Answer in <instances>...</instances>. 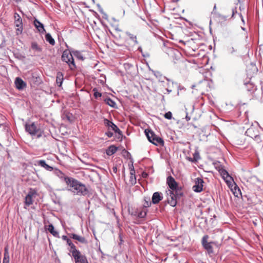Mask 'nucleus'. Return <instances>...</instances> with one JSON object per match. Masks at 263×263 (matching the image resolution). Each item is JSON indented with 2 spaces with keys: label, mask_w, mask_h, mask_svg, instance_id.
<instances>
[{
  "label": "nucleus",
  "mask_w": 263,
  "mask_h": 263,
  "mask_svg": "<svg viewBox=\"0 0 263 263\" xmlns=\"http://www.w3.org/2000/svg\"><path fill=\"white\" fill-rule=\"evenodd\" d=\"M164 117L167 119H171L172 118V114L171 111H168L164 115Z\"/></svg>",
  "instance_id": "obj_35"
},
{
  "label": "nucleus",
  "mask_w": 263,
  "mask_h": 263,
  "mask_svg": "<svg viewBox=\"0 0 263 263\" xmlns=\"http://www.w3.org/2000/svg\"><path fill=\"white\" fill-rule=\"evenodd\" d=\"M66 183L70 190L78 195L85 196L88 193V190L86 186L79 181L73 178H66Z\"/></svg>",
  "instance_id": "obj_2"
},
{
  "label": "nucleus",
  "mask_w": 263,
  "mask_h": 263,
  "mask_svg": "<svg viewBox=\"0 0 263 263\" xmlns=\"http://www.w3.org/2000/svg\"><path fill=\"white\" fill-rule=\"evenodd\" d=\"M62 60L69 65L71 69L72 70L76 68L73 56L69 51L65 50L63 52L62 55Z\"/></svg>",
  "instance_id": "obj_6"
},
{
  "label": "nucleus",
  "mask_w": 263,
  "mask_h": 263,
  "mask_svg": "<svg viewBox=\"0 0 263 263\" xmlns=\"http://www.w3.org/2000/svg\"><path fill=\"white\" fill-rule=\"evenodd\" d=\"M145 133L148 140L151 143L156 145L163 146L164 145L163 140L161 138L157 136L151 130L145 129Z\"/></svg>",
  "instance_id": "obj_4"
},
{
  "label": "nucleus",
  "mask_w": 263,
  "mask_h": 263,
  "mask_svg": "<svg viewBox=\"0 0 263 263\" xmlns=\"http://www.w3.org/2000/svg\"><path fill=\"white\" fill-rule=\"evenodd\" d=\"M110 34L118 41L121 46L132 47L138 43L137 35L129 32H125L117 27L112 26L109 29Z\"/></svg>",
  "instance_id": "obj_1"
},
{
  "label": "nucleus",
  "mask_w": 263,
  "mask_h": 263,
  "mask_svg": "<svg viewBox=\"0 0 263 263\" xmlns=\"http://www.w3.org/2000/svg\"><path fill=\"white\" fill-rule=\"evenodd\" d=\"M71 254L75 263H88L86 256L82 254L79 250L71 253Z\"/></svg>",
  "instance_id": "obj_7"
},
{
  "label": "nucleus",
  "mask_w": 263,
  "mask_h": 263,
  "mask_svg": "<svg viewBox=\"0 0 263 263\" xmlns=\"http://www.w3.org/2000/svg\"><path fill=\"white\" fill-rule=\"evenodd\" d=\"M34 25L40 32L43 33L45 32L43 24L36 19L34 21Z\"/></svg>",
  "instance_id": "obj_20"
},
{
  "label": "nucleus",
  "mask_w": 263,
  "mask_h": 263,
  "mask_svg": "<svg viewBox=\"0 0 263 263\" xmlns=\"http://www.w3.org/2000/svg\"><path fill=\"white\" fill-rule=\"evenodd\" d=\"M63 80V73L61 72H58L57 74L56 82H57V85L59 87L61 86V85L62 84Z\"/></svg>",
  "instance_id": "obj_21"
},
{
  "label": "nucleus",
  "mask_w": 263,
  "mask_h": 263,
  "mask_svg": "<svg viewBox=\"0 0 263 263\" xmlns=\"http://www.w3.org/2000/svg\"><path fill=\"white\" fill-rule=\"evenodd\" d=\"M62 238L63 240H65V241H67L68 239V238L67 237V236H65V235H63L62 236Z\"/></svg>",
  "instance_id": "obj_38"
},
{
  "label": "nucleus",
  "mask_w": 263,
  "mask_h": 263,
  "mask_svg": "<svg viewBox=\"0 0 263 263\" xmlns=\"http://www.w3.org/2000/svg\"><path fill=\"white\" fill-rule=\"evenodd\" d=\"M47 229L53 236L59 237L58 232L54 230V227L52 224L48 225Z\"/></svg>",
  "instance_id": "obj_22"
},
{
  "label": "nucleus",
  "mask_w": 263,
  "mask_h": 263,
  "mask_svg": "<svg viewBox=\"0 0 263 263\" xmlns=\"http://www.w3.org/2000/svg\"><path fill=\"white\" fill-rule=\"evenodd\" d=\"M163 197L159 192H155L153 194L152 199V201L154 204L158 203L162 200Z\"/></svg>",
  "instance_id": "obj_18"
},
{
  "label": "nucleus",
  "mask_w": 263,
  "mask_h": 263,
  "mask_svg": "<svg viewBox=\"0 0 263 263\" xmlns=\"http://www.w3.org/2000/svg\"><path fill=\"white\" fill-rule=\"evenodd\" d=\"M17 2L20 1L21 0H16Z\"/></svg>",
  "instance_id": "obj_41"
},
{
  "label": "nucleus",
  "mask_w": 263,
  "mask_h": 263,
  "mask_svg": "<svg viewBox=\"0 0 263 263\" xmlns=\"http://www.w3.org/2000/svg\"><path fill=\"white\" fill-rule=\"evenodd\" d=\"M73 55L76 57H77L78 59L81 60H84L83 57L80 52H79L78 51H74L73 52Z\"/></svg>",
  "instance_id": "obj_30"
},
{
  "label": "nucleus",
  "mask_w": 263,
  "mask_h": 263,
  "mask_svg": "<svg viewBox=\"0 0 263 263\" xmlns=\"http://www.w3.org/2000/svg\"><path fill=\"white\" fill-rule=\"evenodd\" d=\"M104 124L108 127L109 128L111 129L112 130H114L115 133H118L120 135H121V131L120 130V129L112 122L109 121L108 120L105 119L104 120Z\"/></svg>",
  "instance_id": "obj_14"
},
{
  "label": "nucleus",
  "mask_w": 263,
  "mask_h": 263,
  "mask_svg": "<svg viewBox=\"0 0 263 263\" xmlns=\"http://www.w3.org/2000/svg\"><path fill=\"white\" fill-rule=\"evenodd\" d=\"M167 194V201L168 204L171 206L174 207L177 204V200L178 198L182 195V193L180 191H178L177 193L175 191L168 190L166 191Z\"/></svg>",
  "instance_id": "obj_3"
},
{
  "label": "nucleus",
  "mask_w": 263,
  "mask_h": 263,
  "mask_svg": "<svg viewBox=\"0 0 263 263\" xmlns=\"http://www.w3.org/2000/svg\"><path fill=\"white\" fill-rule=\"evenodd\" d=\"M215 168L219 172L223 168V167L220 164L219 162L214 163Z\"/></svg>",
  "instance_id": "obj_31"
},
{
  "label": "nucleus",
  "mask_w": 263,
  "mask_h": 263,
  "mask_svg": "<svg viewBox=\"0 0 263 263\" xmlns=\"http://www.w3.org/2000/svg\"><path fill=\"white\" fill-rule=\"evenodd\" d=\"M66 242L70 247L69 251L70 253L78 250L76 246L72 242L70 239L68 238Z\"/></svg>",
  "instance_id": "obj_24"
},
{
  "label": "nucleus",
  "mask_w": 263,
  "mask_h": 263,
  "mask_svg": "<svg viewBox=\"0 0 263 263\" xmlns=\"http://www.w3.org/2000/svg\"><path fill=\"white\" fill-rule=\"evenodd\" d=\"M130 174L131 181H132V183H133L134 181L135 182H136V177H135V171H134V170H132L130 171Z\"/></svg>",
  "instance_id": "obj_32"
},
{
  "label": "nucleus",
  "mask_w": 263,
  "mask_h": 263,
  "mask_svg": "<svg viewBox=\"0 0 263 263\" xmlns=\"http://www.w3.org/2000/svg\"><path fill=\"white\" fill-rule=\"evenodd\" d=\"M31 48L32 50L37 52H41L42 51V48L39 46L37 43L36 42H32Z\"/></svg>",
  "instance_id": "obj_25"
},
{
  "label": "nucleus",
  "mask_w": 263,
  "mask_h": 263,
  "mask_svg": "<svg viewBox=\"0 0 263 263\" xmlns=\"http://www.w3.org/2000/svg\"><path fill=\"white\" fill-rule=\"evenodd\" d=\"M117 151V148L114 145H111L106 149V154L111 156L115 154Z\"/></svg>",
  "instance_id": "obj_23"
},
{
  "label": "nucleus",
  "mask_w": 263,
  "mask_h": 263,
  "mask_svg": "<svg viewBox=\"0 0 263 263\" xmlns=\"http://www.w3.org/2000/svg\"><path fill=\"white\" fill-rule=\"evenodd\" d=\"M45 39L51 45H54L55 44L54 40L52 37L49 33H47L45 35Z\"/></svg>",
  "instance_id": "obj_27"
},
{
  "label": "nucleus",
  "mask_w": 263,
  "mask_h": 263,
  "mask_svg": "<svg viewBox=\"0 0 263 263\" xmlns=\"http://www.w3.org/2000/svg\"><path fill=\"white\" fill-rule=\"evenodd\" d=\"M204 181L201 178H197L195 179V185L193 186L194 192L199 193L202 191Z\"/></svg>",
  "instance_id": "obj_11"
},
{
  "label": "nucleus",
  "mask_w": 263,
  "mask_h": 263,
  "mask_svg": "<svg viewBox=\"0 0 263 263\" xmlns=\"http://www.w3.org/2000/svg\"><path fill=\"white\" fill-rule=\"evenodd\" d=\"M69 236L71 238L76 240L81 243H83V244H87V241L86 239L82 236L74 234V233L69 234Z\"/></svg>",
  "instance_id": "obj_16"
},
{
  "label": "nucleus",
  "mask_w": 263,
  "mask_h": 263,
  "mask_svg": "<svg viewBox=\"0 0 263 263\" xmlns=\"http://www.w3.org/2000/svg\"><path fill=\"white\" fill-rule=\"evenodd\" d=\"M36 194L34 190H30L25 197V204L27 206H29L33 203V197Z\"/></svg>",
  "instance_id": "obj_13"
},
{
  "label": "nucleus",
  "mask_w": 263,
  "mask_h": 263,
  "mask_svg": "<svg viewBox=\"0 0 263 263\" xmlns=\"http://www.w3.org/2000/svg\"><path fill=\"white\" fill-rule=\"evenodd\" d=\"M146 215V211L145 209L141 211L138 214V217L140 218H144Z\"/></svg>",
  "instance_id": "obj_33"
},
{
  "label": "nucleus",
  "mask_w": 263,
  "mask_h": 263,
  "mask_svg": "<svg viewBox=\"0 0 263 263\" xmlns=\"http://www.w3.org/2000/svg\"><path fill=\"white\" fill-rule=\"evenodd\" d=\"M151 202L146 201H145L144 204H143V205L145 208L149 207V206H151Z\"/></svg>",
  "instance_id": "obj_36"
},
{
  "label": "nucleus",
  "mask_w": 263,
  "mask_h": 263,
  "mask_svg": "<svg viewBox=\"0 0 263 263\" xmlns=\"http://www.w3.org/2000/svg\"><path fill=\"white\" fill-rule=\"evenodd\" d=\"M25 129L31 135H36L37 138H40L42 136V132L38 128H37L34 123L30 124H26Z\"/></svg>",
  "instance_id": "obj_8"
},
{
  "label": "nucleus",
  "mask_w": 263,
  "mask_h": 263,
  "mask_svg": "<svg viewBox=\"0 0 263 263\" xmlns=\"http://www.w3.org/2000/svg\"><path fill=\"white\" fill-rule=\"evenodd\" d=\"M15 25L16 27V31L17 34H20L23 31L22 19L21 16L16 13L14 14Z\"/></svg>",
  "instance_id": "obj_10"
},
{
  "label": "nucleus",
  "mask_w": 263,
  "mask_h": 263,
  "mask_svg": "<svg viewBox=\"0 0 263 263\" xmlns=\"http://www.w3.org/2000/svg\"><path fill=\"white\" fill-rule=\"evenodd\" d=\"M37 164L39 165L44 167L48 171H52L53 170V167L46 164L45 161L44 160H40L38 161Z\"/></svg>",
  "instance_id": "obj_19"
},
{
  "label": "nucleus",
  "mask_w": 263,
  "mask_h": 263,
  "mask_svg": "<svg viewBox=\"0 0 263 263\" xmlns=\"http://www.w3.org/2000/svg\"><path fill=\"white\" fill-rule=\"evenodd\" d=\"M9 253L8 252V249L6 248H5L4 257L3 263H9Z\"/></svg>",
  "instance_id": "obj_26"
},
{
  "label": "nucleus",
  "mask_w": 263,
  "mask_h": 263,
  "mask_svg": "<svg viewBox=\"0 0 263 263\" xmlns=\"http://www.w3.org/2000/svg\"><path fill=\"white\" fill-rule=\"evenodd\" d=\"M105 103L111 107H114L116 105L115 102L110 98H107L105 100Z\"/></svg>",
  "instance_id": "obj_29"
},
{
  "label": "nucleus",
  "mask_w": 263,
  "mask_h": 263,
  "mask_svg": "<svg viewBox=\"0 0 263 263\" xmlns=\"http://www.w3.org/2000/svg\"><path fill=\"white\" fill-rule=\"evenodd\" d=\"M93 91H94V97L95 98H97L98 97H101L102 95L99 92L97 91V89L96 88L93 89Z\"/></svg>",
  "instance_id": "obj_34"
},
{
  "label": "nucleus",
  "mask_w": 263,
  "mask_h": 263,
  "mask_svg": "<svg viewBox=\"0 0 263 263\" xmlns=\"http://www.w3.org/2000/svg\"><path fill=\"white\" fill-rule=\"evenodd\" d=\"M219 173L228 184L233 181L232 177L229 175L228 172L224 168L219 172Z\"/></svg>",
  "instance_id": "obj_15"
},
{
  "label": "nucleus",
  "mask_w": 263,
  "mask_h": 263,
  "mask_svg": "<svg viewBox=\"0 0 263 263\" xmlns=\"http://www.w3.org/2000/svg\"><path fill=\"white\" fill-rule=\"evenodd\" d=\"M113 170H114V172H116V171H117V168L116 167H114Z\"/></svg>",
  "instance_id": "obj_39"
},
{
  "label": "nucleus",
  "mask_w": 263,
  "mask_h": 263,
  "mask_svg": "<svg viewBox=\"0 0 263 263\" xmlns=\"http://www.w3.org/2000/svg\"><path fill=\"white\" fill-rule=\"evenodd\" d=\"M246 135L250 138L259 141L260 140V136L258 128L252 125L246 132Z\"/></svg>",
  "instance_id": "obj_5"
},
{
  "label": "nucleus",
  "mask_w": 263,
  "mask_h": 263,
  "mask_svg": "<svg viewBox=\"0 0 263 263\" xmlns=\"http://www.w3.org/2000/svg\"><path fill=\"white\" fill-rule=\"evenodd\" d=\"M106 135L108 137H111L113 136V133L110 132H107L106 133Z\"/></svg>",
  "instance_id": "obj_37"
},
{
  "label": "nucleus",
  "mask_w": 263,
  "mask_h": 263,
  "mask_svg": "<svg viewBox=\"0 0 263 263\" xmlns=\"http://www.w3.org/2000/svg\"><path fill=\"white\" fill-rule=\"evenodd\" d=\"M209 236L206 235H204L202 239V245L204 248L208 251L209 254L213 253V242H208Z\"/></svg>",
  "instance_id": "obj_9"
},
{
  "label": "nucleus",
  "mask_w": 263,
  "mask_h": 263,
  "mask_svg": "<svg viewBox=\"0 0 263 263\" xmlns=\"http://www.w3.org/2000/svg\"><path fill=\"white\" fill-rule=\"evenodd\" d=\"M56 175L61 179H63L66 182V178H69L66 176L65 174L60 170H57Z\"/></svg>",
  "instance_id": "obj_28"
},
{
  "label": "nucleus",
  "mask_w": 263,
  "mask_h": 263,
  "mask_svg": "<svg viewBox=\"0 0 263 263\" xmlns=\"http://www.w3.org/2000/svg\"><path fill=\"white\" fill-rule=\"evenodd\" d=\"M167 90L168 92H171V90H169L168 89H167Z\"/></svg>",
  "instance_id": "obj_40"
},
{
  "label": "nucleus",
  "mask_w": 263,
  "mask_h": 263,
  "mask_svg": "<svg viewBox=\"0 0 263 263\" xmlns=\"http://www.w3.org/2000/svg\"><path fill=\"white\" fill-rule=\"evenodd\" d=\"M167 184H168L171 191H175L176 193H177L178 191H179L177 189L178 185L176 181H175V179L171 176H168L167 178Z\"/></svg>",
  "instance_id": "obj_12"
},
{
  "label": "nucleus",
  "mask_w": 263,
  "mask_h": 263,
  "mask_svg": "<svg viewBox=\"0 0 263 263\" xmlns=\"http://www.w3.org/2000/svg\"><path fill=\"white\" fill-rule=\"evenodd\" d=\"M16 88L18 90L23 89L27 86L26 83L20 78L17 77L14 82Z\"/></svg>",
  "instance_id": "obj_17"
}]
</instances>
